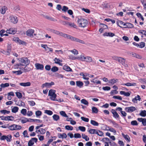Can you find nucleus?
<instances>
[{
  "mask_svg": "<svg viewBox=\"0 0 146 146\" xmlns=\"http://www.w3.org/2000/svg\"><path fill=\"white\" fill-rule=\"evenodd\" d=\"M90 123L94 126H98L99 125V123L98 122L93 120H91Z\"/></svg>",
  "mask_w": 146,
  "mask_h": 146,
  "instance_id": "32",
  "label": "nucleus"
},
{
  "mask_svg": "<svg viewBox=\"0 0 146 146\" xmlns=\"http://www.w3.org/2000/svg\"><path fill=\"white\" fill-rule=\"evenodd\" d=\"M103 35L104 36H109L112 37L115 36V34L112 33L106 32L104 33L103 34Z\"/></svg>",
  "mask_w": 146,
  "mask_h": 146,
  "instance_id": "22",
  "label": "nucleus"
},
{
  "mask_svg": "<svg viewBox=\"0 0 146 146\" xmlns=\"http://www.w3.org/2000/svg\"><path fill=\"white\" fill-rule=\"evenodd\" d=\"M81 103L85 105H88V102L85 99H82L81 101Z\"/></svg>",
  "mask_w": 146,
  "mask_h": 146,
  "instance_id": "57",
  "label": "nucleus"
},
{
  "mask_svg": "<svg viewBox=\"0 0 146 146\" xmlns=\"http://www.w3.org/2000/svg\"><path fill=\"white\" fill-rule=\"evenodd\" d=\"M60 114L62 116L66 117H68V116L67 115H66V113H65L64 111H60Z\"/></svg>",
  "mask_w": 146,
  "mask_h": 146,
  "instance_id": "49",
  "label": "nucleus"
},
{
  "mask_svg": "<svg viewBox=\"0 0 146 146\" xmlns=\"http://www.w3.org/2000/svg\"><path fill=\"white\" fill-rule=\"evenodd\" d=\"M78 23L80 27L83 28L86 27L88 24V21L87 20L83 18L78 19Z\"/></svg>",
  "mask_w": 146,
  "mask_h": 146,
  "instance_id": "1",
  "label": "nucleus"
},
{
  "mask_svg": "<svg viewBox=\"0 0 146 146\" xmlns=\"http://www.w3.org/2000/svg\"><path fill=\"white\" fill-rule=\"evenodd\" d=\"M68 8L65 6H64L62 7V11L64 12H66L68 11Z\"/></svg>",
  "mask_w": 146,
  "mask_h": 146,
  "instance_id": "52",
  "label": "nucleus"
},
{
  "mask_svg": "<svg viewBox=\"0 0 146 146\" xmlns=\"http://www.w3.org/2000/svg\"><path fill=\"white\" fill-rule=\"evenodd\" d=\"M92 109V113H97L98 112V110L95 107H93Z\"/></svg>",
  "mask_w": 146,
  "mask_h": 146,
  "instance_id": "41",
  "label": "nucleus"
},
{
  "mask_svg": "<svg viewBox=\"0 0 146 146\" xmlns=\"http://www.w3.org/2000/svg\"><path fill=\"white\" fill-rule=\"evenodd\" d=\"M13 40L15 42L19 43V44H24L25 43V42L20 40L18 37H15L13 38Z\"/></svg>",
  "mask_w": 146,
  "mask_h": 146,
  "instance_id": "9",
  "label": "nucleus"
},
{
  "mask_svg": "<svg viewBox=\"0 0 146 146\" xmlns=\"http://www.w3.org/2000/svg\"><path fill=\"white\" fill-rule=\"evenodd\" d=\"M58 70V68L55 66H53L51 69V71L53 72H55Z\"/></svg>",
  "mask_w": 146,
  "mask_h": 146,
  "instance_id": "47",
  "label": "nucleus"
},
{
  "mask_svg": "<svg viewBox=\"0 0 146 146\" xmlns=\"http://www.w3.org/2000/svg\"><path fill=\"white\" fill-rule=\"evenodd\" d=\"M16 32V30L13 28H10L9 29H7L6 31V33L9 34H14Z\"/></svg>",
  "mask_w": 146,
  "mask_h": 146,
  "instance_id": "15",
  "label": "nucleus"
},
{
  "mask_svg": "<svg viewBox=\"0 0 146 146\" xmlns=\"http://www.w3.org/2000/svg\"><path fill=\"white\" fill-rule=\"evenodd\" d=\"M62 36L64 38H67L68 39H70L72 41V40L73 38V37L72 36L64 33H63L62 35Z\"/></svg>",
  "mask_w": 146,
  "mask_h": 146,
  "instance_id": "16",
  "label": "nucleus"
},
{
  "mask_svg": "<svg viewBox=\"0 0 146 146\" xmlns=\"http://www.w3.org/2000/svg\"><path fill=\"white\" fill-rule=\"evenodd\" d=\"M78 128L82 132H84L86 131V128L83 126H80L78 127Z\"/></svg>",
  "mask_w": 146,
  "mask_h": 146,
  "instance_id": "64",
  "label": "nucleus"
},
{
  "mask_svg": "<svg viewBox=\"0 0 146 146\" xmlns=\"http://www.w3.org/2000/svg\"><path fill=\"white\" fill-rule=\"evenodd\" d=\"M35 66L37 70H43L44 69V66L42 64L37 63L35 64Z\"/></svg>",
  "mask_w": 146,
  "mask_h": 146,
  "instance_id": "11",
  "label": "nucleus"
},
{
  "mask_svg": "<svg viewBox=\"0 0 146 146\" xmlns=\"http://www.w3.org/2000/svg\"><path fill=\"white\" fill-rule=\"evenodd\" d=\"M2 118H1L2 120H9V121H13L14 119V117L12 116H2Z\"/></svg>",
  "mask_w": 146,
  "mask_h": 146,
  "instance_id": "12",
  "label": "nucleus"
},
{
  "mask_svg": "<svg viewBox=\"0 0 146 146\" xmlns=\"http://www.w3.org/2000/svg\"><path fill=\"white\" fill-rule=\"evenodd\" d=\"M20 85L24 87L29 86L31 85V83L29 82H22L19 84Z\"/></svg>",
  "mask_w": 146,
  "mask_h": 146,
  "instance_id": "20",
  "label": "nucleus"
},
{
  "mask_svg": "<svg viewBox=\"0 0 146 146\" xmlns=\"http://www.w3.org/2000/svg\"><path fill=\"white\" fill-rule=\"evenodd\" d=\"M91 82L94 83V84H101V82L100 80H97L95 79H94L92 80H91Z\"/></svg>",
  "mask_w": 146,
  "mask_h": 146,
  "instance_id": "33",
  "label": "nucleus"
},
{
  "mask_svg": "<svg viewBox=\"0 0 146 146\" xmlns=\"http://www.w3.org/2000/svg\"><path fill=\"white\" fill-rule=\"evenodd\" d=\"M98 130L95 129H90L88 131L91 134H96L97 133Z\"/></svg>",
  "mask_w": 146,
  "mask_h": 146,
  "instance_id": "23",
  "label": "nucleus"
},
{
  "mask_svg": "<svg viewBox=\"0 0 146 146\" xmlns=\"http://www.w3.org/2000/svg\"><path fill=\"white\" fill-rule=\"evenodd\" d=\"M127 27H125V28H132L134 27L133 25L130 23H127Z\"/></svg>",
  "mask_w": 146,
  "mask_h": 146,
  "instance_id": "50",
  "label": "nucleus"
},
{
  "mask_svg": "<svg viewBox=\"0 0 146 146\" xmlns=\"http://www.w3.org/2000/svg\"><path fill=\"white\" fill-rule=\"evenodd\" d=\"M45 17L47 19L52 21H57V20L56 19H54L53 17H49V16H46Z\"/></svg>",
  "mask_w": 146,
  "mask_h": 146,
  "instance_id": "40",
  "label": "nucleus"
},
{
  "mask_svg": "<svg viewBox=\"0 0 146 146\" xmlns=\"http://www.w3.org/2000/svg\"><path fill=\"white\" fill-rule=\"evenodd\" d=\"M50 99L52 100L55 101V99L56 97V95L54 94L53 95L50 96Z\"/></svg>",
  "mask_w": 146,
  "mask_h": 146,
  "instance_id": "53",
  "label": "nucleus"
},
{
  "mask_svg": "<svg viewBox=\"0 0 146 146\" xmlns=\"http://www.w3.org/2000/svg\"><path fill=\"white\" fill-rule=\"evenodd\" d=\"M120 93L121 95H124L125 96H129L130 95V94L128 92H125L124 91H121Z\"/></svg>",
  "mask_w": 146,
  "mask_h": 146,
  "instance_id": "27",
  "label": "nucleus"
},
{
  "mask_svg": "<svg viewBox=\"0 0 146 146\" xmlns=\"http://www.w3.org/2000/svg\"><path fill=\"white\" fill-rule=\"evenodd\" d=\"M11 110L13 113H16L18 111L19 108L15 106Z\"/></svg>",
  "mask_w": 146,
  "mask_h": 146,
  "instance_id": "36",
  "label": "nucleus"
},
{
  "mask_svg": "<svg viewBox=\"0 0 146 146\" xmlns=\"http://www.w3.org/2000/svg\"><path fill=\"white\" fill-rule=\"evenodd\" d=\"M72 41H76L77 42H79L80 43L83 44H84L85 43L84 41L83 40H80L78 38H75V37H74L73 38V40H72Z\"/></svg>",
  "mask_w": 146,
  "mask_h": 146,
  "instance_id": "18",
  "label": "nucleus"
},
{
  "mask_svg": "<svg viewBox=\"0 0 146 146\" xmlns=\"http://www.w3.org/2000/svg\"><path fill=\"white\" fill-rule=\"evenodd\" d=\"M22 66H27L30 63V60L27 57H23L19 60Z\"/></svg>",
  "mask_w": 146,
  "mask_h": 146,
  "instance_id": "2",
  "label": "nucleus"
},
{
  "mask_svg": "<svg viewBox=\"0 0 146 146\" xmlns=\"http://www.w3.org/2000/svg\"><path fill=\"white\" fill-rule=\"evenodd\" d=\"M52 118L54 120L57 121L60 119L58 115L56 114H54L52 116Z\"/></svg>",
  "mask_w": 146,
  "mask_h": 146,
  "instance_id": "29",
  "label": "nucleus"
},
{
  "mask_svg": "<svg viewBox=\"0 0 146 146\" xmlns=\"http://www.w3.org/2000/svg\"><path fill=\"white\" fill-rule=\"evenodd\" d=\"M111 111L113 114V116L115 119H120L119 116L115 110L114 109H111Z\"/></svg>",
  "mask_w": 146,
  "mask_h": 146,
  "instance_id": "13",
  "label": "nucleus"
},
{
  "mask_svg": "<svg viewBox=\"0 0 146 146\" xmlns=\"http://www.w3.org/2000/svg\"><path fill=\"white\" fill-rule=\"evenodd\" d=\"M72 41H76L77 42H79L80 43L83 44H84L85 43L84 41L83 40H80L78 38H75V37H74L73 38V40H72Z\"/></svg>",
  "mask_w": 146,
  "mask_h": 146,
  "instance_id": "19",
  "label": "nucleus"
},
{
  "mask_svg": "<svg viewBox=\"0 0 146 146\" xmlns=\"http://www.w3.org/2000/svg\"><path fill=\"white\" fill-rule=\"evenodd\" d=\"M55 91L53 90H49L48 93V96H50L54 94H55Z\"/></svg>",
  "mask_w": 146,
  "mask_h": 146,
  "instance_id": "44",
  "label": "nucleus"
},
{
  "mask_svg": "<svg viewBox=\"0 0 146 146\" xmlns=\"http://www.w3.org/2000/svg\"><path fill=\"white\" fill-rule=\"evenodd\" d=\"M85 57L83 55L81 54L79 57H77V59L83 61H84Z\"/></svg>",
  "mask_w": 146,
  "mask_h": 146,
  "instance_id": "37",
  "label": "nucleus"
},
{
  "mask_svg": "<svg viewBox=\"0 0 146 146\" xmlns=\"http://www.w3.org/2000/svg\"><path fill=\"white\" fill-rule=\"evenodd\" d=\"M21 122L23 123H24L27 122H28L27 118L25 117H23L21 119Z\"/></svg>",
  "mask_w": 146,
  "mask_h": 146,
  "instance_id": "59",
  "label": "nucleus"
},
{
  "mask_svg": "<svg viewBox=\"0 0 146 146\" xmlns=\"http://www.w3.org/2000/svg\"><path fill=\"white\" fill-rule=\"evenodd\" d=\"M74 137L76 138H80L81 137V135L79 133H76L74 134Z\"/></svg>",
  "mask_w": 146,
  "mask_h": 146,
  "instance_id": "63",
  "label": "nucleus"
},
{
  "mask_svg": "<svg viewBox=\"0 0 146 146\" xmlns=\"http://www.w3.org/2000/svg\"><path fill=\"white\" fill-rule=\"evenodd\" d=\"M117 80H118L117 79L115 80L114 79H111L109 81V83L111 85H113L116 82Z\"/></svg>",
  "mask_w": 146,
  "mask_h": 146,
  "instance_id": "31",
  "label": "nucleus"
},
{
  "mask_svg": "<svg viewBox=\"0 0 146 146\" xmlns=\"http://www.w3.org/2000/svg\"><path fill=\"white\" fill-rule=\"evenodd\" d=\"M42 114V112L39 110L35 112V115L36 117H38L41 115Z\"/></svg>",
  "mask_w": 146,
  "mask_h": 146,
  "instance_id": "51",
  "label": "nucleus"
},
{
  "mask_svg": "<svg viewBox=\"0 0 146 146\" xmlns=\"http://www.w3.org/2000/svg\"><path fill=\"white\" fill-rule=\"evenodd\" d=\"M58 137L60 138H62V139L66 138L67 137V136L65 133L63 134L59 133L58 135Z\"/></svg>",
  "mask_w": 146,
  "mask_h": 146,
  "instance_id": "26",
  "label": "nucleus"
},
{
  "mask_svg": "<svg viewBox=\"0 0 146 146\" xmlns=\"http://www.w3.org/2000/svg\"><path fill=\"white\" fill-rule=\"evenodd\" d=\"M141 2L143 5L144 9L146 10V0H142Z\"/></svg>",
  "mask_w": 146,
  "mask_h": 146,
  "instance_id": "48",
  "label": "nucleus"
},
{
  "mask_svg": "<svg viewBox=\"0 0 146 146\" xmlns=\"http://www.w3.org/2000/svg\"><path fill=\"white\" fill-rule=\"evenodd\" d=\"M27 110L25 109H22L21 111V113L24 115H26L27 114Z\"/></svg>",
  "mask_w": 146,
  "mask_h": 146,
  "instance_id": "56",
  "label": "nucleus"
},
{
  "mask_svg": "<svg viewBox=\"0 0 146 146\" xmlns=\"http://www.w3.org/2000/svg\"><path fill=\"white\" fill-rule=\"evenodd\" d=\"M54 84V83L53 82H46L43 84L42 85L41 87L42 88H44V87L47 88H50Z\"/></svg>",
  "mask_w": 146,
  "mask_h": 146,
  "instance_id": "8",
  "label": "nucleus"
},
{
  "mask_svg": "<svg viewBox=\"0 0 146 146\" xmlns=\"http://www.w3.org/2000/svg\"><path fill=\"white\" fill-rule=\"evenodd\" d=\"M12 136L10 134H9L7 136L3 135L1 137L0 140L1 141L6 140L7 142H10L12 140Z\"/></svg>",
  "mask_w": 146,
  "mask_h": 146,
  "instance_id": "3",
  "label": "nucleus"
},
{
  "mask_svg": "<svg viewBox=\"0 0 146 146\" xmlns=\"http://www.w3.org/2000/svg\"><path fill=\"white\" fill-rule=\"evenodd\" d=\"M49 31L53 33L61 36H62L63 33L53 29H50Z\"/></svg>",
  "mask_w": 146,
  "mask_h": 146,
  "instance_id": "14",
  "label": "nucleus"
},
{
  "mask_svg": "<svg viewBox=\"0 0 146 146\" xmlns=\"http://www.w3.org/2000/svg\"><path fill=\"white\" fill-rule=\"evenodd\" d=\"M11 21L15 24L17 23L18 21V19L17 17L15 16L12 15L10 17Z\"/></svg>",
  "mask_w": 146,
  "mask_h": 146,
  "instance_id": "7",
  "label": "nucleus"
},
{
  "mask_svg": "<svg viewBox=\"0 0 146 146\" xmlns=\"http://www.w3.org/2000/svg\"><path fill=\"white\" fill-rule=\"evenodd\" d=\"M82 137L86 141H88L89 140V138L88 137V136L86 135L85 134H82Z\"/></svg>",
  "mask_w": 146,
  "mask_h": 146,
  "instance_id": "38",
  "label": "nucleus"
},
{
  "mask_svg": "<svg viewBox=\"0 0 146 146\" xmlns=\"http://www.w3.org/2000/svg\"><path fill=\"white\" fill-rule=\"evenodd\" d=\"M68 26L74 28H77V26L74 23L72 22H69Z\"/></svg>",
  "mask_w": 146,
  "mask_h": 146,
  "instance_id": "39",
  "label": "nucleus"
},
{
  "mask_svg": "<svg viewBox=\"0 0 146 146\" xmlns=\"http://www.w3.org/2000/svg\"><path fill=\"white\" fill-rule=\"evenodd\" d=\"M8 128L11 130H20L21 128V127L20 125L13 124L9 126Z\"/></svg>",
  "mask_w": 146,
  "mask_h": 146,
  "instance_id": "4",
  "label": "nucleus"
},
{
  "mask_svg": "<svg viewBox=\"0 0 146 146\" xmlns=\"http://www.w3.org/2000/svg\"><path fill=\"white\" fill-rule=\"evenodd\" d=\"M24 68H23V69L21 68V69H24L25 72L30 71L31 70V69L30 68L25 66Z\"/></svg>",
  "mask_w": 146,
  "mask_h": 146,
  "instance_id": "60",
  "label": "nucleus"
},
{
  "mask_svg": "<svg viewBox=\"0 0 146 146\" xmlns=\"http://www.w3.org/2000/svg\"><path fill=\"white\" fill-rule=\"evenodd\" d=\"M84 61L87 62H91L92 61V59L91 57L89 56L85 57Z\"/></svg>",
  "mask_w": 146,
  "mask_h": 146,
  "instance_id": "24",
  "label": "nucleus"
},
{
  "mask_svg": "<svg viewBox=\"0 0 146 146\" xmlns=\"http://www.w3.org/2000/svg\"><path fill=\"white\" fill-rule=\"evenodd\" d=\"M63 69L64 70L68 72H72V69L68 66H64L63 67Z\"/></svg>",
  "mask_w": 146,
  "mask_h": 146,
  "instance_id": "21",
  "label": "nucleus"
},
{
  "mask_svg": "<svg viewBox=\"0 0 146 146\" xmlns=\"http://www.w3.org/2000/svg\"><path fill=\"white\" fill-rule=\"evenodd\" d=\"M54 60L55 61V63L57 64H58L59 63L62 62V60L57 58H55L54 59Z\"/></svg>",
  "mask_w": 146,
  "mask_h": 146,
  "instance_id": "45",
  "label": "nucleus"
},
{
  "mask_svg": "<svg viewBox=\"0 0 146 146\" xmlns=\"http://www.w3.org/2000/svg\"><path fill=\"white\" fill-rule=\"evenodd\" d=\"M76 85L77 86L81 88L83 86V83L82 82L77 81L76 82Z\"/></svg>",
  "mask_w": 146,
  "mask_h": 146,
  "instance_id": "30",
  "label": "nucleus"
},
{
  "mask_svg": "<svg viewBox=\"0 0 146 146\" xmlns=\"http://www.w3.org/2000/svg\"><path fill=\"white\" fill-rule=\"evenodd\" d=\"M65 128L66 129L68 130H72L73 129V127L71 126L68 125H67L65 126Z\"/></svg>",
  "mask_w": 146,
  "mask_h": 146,
  "instance_id": "54",
  "label": "nucleus"
},
{
  "mask_svg": "<svg viewBox=\"0 0 146 146\" xmlns=\"http://www.w3.org/2000/svg\"><path fill=\"white\" fill-rule=\"evenodd\" d=\"M145 43L144 42H142L140 43H139V47L140 48H143L145 46Z\"/></svg>",
  "mask_w": 146,
  "mask_h": 146,
  "instance_id": "61",
  "label": "nucleus"
},
{
  "mask_svg": "<svg viewBox=\"0 0 146 146\" xmlns=\"http://www.w3.org/2000/svg\"><path fill=\"white\" fill-rule=\"evenodd\" d=\"M38 139L36 138H32L30 139L28 143V146H32L34 144V142L36 143Z\"/></svg>",
  "mask_w": 146,
  "mask_h": 146,
  "instance_id": "6",
  "label": "nucleus"
},
{
  "mask_svg": "<svg viewBox=\"0 0 146 146\" xmlns=\"http://www.w3.org/2000/svg\"><path fill=\"white\" fill-rule=\"evenodd\" d=\"M139 114L142 117H145L146 116V111L145 110H142Z\"/></svg>",
  "mask_w": 146,
  "mask_h": 146,
  "instance_id": "34",
  "label": "nucleus"
},
{
  "mask_svg": "<svg viewBox=\"0 0 146 146\" xmlns=\"http://www.w3.org/2000/svg\"><path fill=\"white\" fill-rule=\"evenodd\" d=\"M28 104L32 106H35V102L32 100L28 101Z\"/></svg>",
  "mask_w": 146,
  "mask_h": 146,
  "instance_id": "58",
  "label": "nucleus"
},
{
  "mask_svg": "<svg viewBox=\"0 0 146 146\" xmlns=\"http://www.w3.org/2000/svg\"><path fill=\"white\" fill-rule=\"evenodd\" d=\"M126 111L127 112H133L136 110L135 108L133 106L126 107L125 108Z\"/></svg>",
  "mask_w": 146,
  "mask_h": 146,
  "instance_id": "10",
  "label": "nucleus"
},
{
  "mask_svg": "<svg viewBox=\"0 0 146 146\" xmlns=\"http://www.w3.org/2000/svg\"><path fill=\"white\" fill-rule=\"evenodd\" d=\"M12 72L13 74H15L17 75H20L23 73V72L21 70L18 71H13Z\"/></svg>",
  "mask_w": 146,
  "mask_h": 146,
  "instance_id": "43",
  "label": "nucleus"
},
{
  "mask_svg": "<svg viewBox=\"0 0 146 146\" xmlns=\"http://www.w3.org/2000/svg\"><path fill=\"white\" fill-rule=\"evenodd\" d=\"M35 32L34 30L30 29L28 30L26 32V35L31 37H33V34Z\"/></svg>",
  "mask_w": 146,
  "mask_h": 146,
  "instance_id": "5",
  "label": "nucleus"
},
{
  "mask_svg": "<svg viewBox=\"0 0 146 146\" xmlns=\"http://www.w3.org/2000/svg\"><path fill=\"white\" fill-rule=\"evenodd\" d=\"M44 113L50 115H52L53 113L52 111L50 110H45L44 111Z\"/></svg>",
  "mask_w": 146,
  "mask_h": 146,
  "instance_id": "42",
  "label": "nucleus"
},
{
  "mask_svg": "<svg viewBox=\"0 0 146 146\" xmlns=\"http://www.w3.org/2000/svg\"><path fill=\"white\" fill-rule=\"evenodd\" d=\"M59 22L61 24L66 26H68L69 22L68 21H63L61 20H60Z\"/></svg>",
  "mask_w": 146,
  "mask_h": 146,
  "instance_id": "28",
  "label": "nucleus"
},
{
  "mask_svg": "<svg viewBox=\"0 0 146 146\" xmlns=\"http://www.w3.org/2000/svg\"><path fill=\"white\" fill-rule=\"evenodd\" d=\"M9 86V84L8 83H2L1 84L0 86L2 88H5L6 87H7Z\"/></svg>",
  "mask_w": 146,
  "mask_h": 146,
  "instance_id": "35",
  "label": "nucleus"
},
{
  "mask_svg": "<svg viewBox=\"0 0 146 146\" xmlns=\"http://www.w3.org/2000/svg\"><path fill=\"white\" fill-rule=\"evenodd\" d=\"M118 61L123 65H125V60L123 58L119 57Z\"/></svg>",
  "mask_w": 146,
  "mask_h": 146,
  "instance_id": "17",
  "label": "nucleus"
},
{
  "mask_svg": "<svg viewBox=\"0 0 146 146\" xmlns=\"http://www.w3.org/2000/svg\"><path fill=\"white\" fill-rule=\"evenodd\" d=\"M111 122L113 124V126L114 127L116 128H117L119 126L118 124L116 123L114 121H111Z\"/></svg>",
  "mask_w": 146,
  "mask_h": 146,
  "instance_id": "62",
  "label": "nucleus"
},
{
  "mask_svg": "<svg viewBox=\"0 0 146 146\" xmlns=\"http://www.w3.org/2000/svg\"><path fill=\"white\" fill-rule=\"evenodd\" d=\"M122 135L124 139L128 142H130V138L129 135H125L123 133H122Z\"/></svg>",
  "mask_w": 146,
  "mask_h": 146,
  "instance_id": "25",
  "label": "nucleus"
},
{
  "mask_svg": "<svg viewBox=\"0 0 146 146\" xmlns=\"http://www.w3.org/2000/svg\"><path fill=\"white\" fill-rule=\"evenodd\" d=\"M0 112L1 113H3L4 114H9L10 112V111L7 110H1Z\"/></svg>",
  "mask_w": 146,
  "mask_h": 146,
  "instance_id": "46",
  "label": "nucleus"
},
{
  "mask_svg": "<svg viewBox=\"0 0 146 146\" xmlns=\"http://www.w3.org/2000/svg\"><path fill=\"white\" fill-rule=\"evenodd\" d=\"M16 96L18 98L20 99L22 97L21 93L19 92H17L15 93Z\"/></svg>",
  "mask_w": 146,
  "mask_h": 146,
  "instance_id": "55",
  "label": "nucleus"
}]
</instances>
